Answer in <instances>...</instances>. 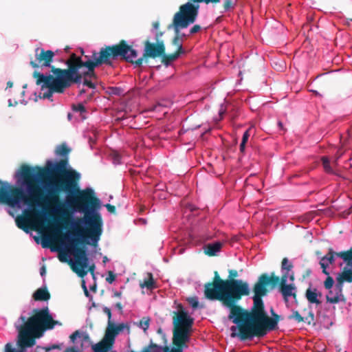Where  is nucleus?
<instances>
[{"mask_svg":"<svg viewBox=\"0 0 352 352\" xmlns=\"http://www.w3.org/2000/svg\"><path fill=\"white\" fill-rule=\"evenodd\" d=\"M16 175L19 177L16 182L19 186L11 189L9 192L7 190L0 189V201L12 208H21L23 206H26L25 212L28 215L34 216L36 221H43L47 214L39 212L35 208L41 206L42 189L33 183V169L23 166Z\"/></svg>","mask_w":352,"mask_h":352,"instance_id":"obj_1","label":"nucleus"},{"mask_svg":"<svg viewBox=\"0 0 352 352\" xmlns=\"http://www.w3.org/2000/svg\"><path fill=\"white\" fill-rule=\"evenodd\" d=\"M253 301L254 306L250 314L239 307H233L228 315L234 324H239L243 338L263 337L278 324L276 318H270L266 316L262 296H254Z\"/></svg>","mask_w":352,"mask_h":352,"instance_id":"obj_2","label":"nucleus"},{"mask_svg":"<svg viewBox=\"0 0 352 352\" xmlns=\"http://www.w3.org/2000/svg\"><path fill=\"white\" fill-rule=\"evenodd\" d=\"M81 220L72 221L71 228L73 231H67L61 240V251L65 252V255L60 253L58 258L60 261H66V256L70 254L74 256V260H71L74 271L80 276L82 277L87 273L88 270L93 274L96 270L94 263L89 265V259L87 257L86 250L78 248V243L81 239L85 240V230L82 232L80 228Z\"/></svg>","mask_w":352,"mask_h":352,"instance_id":"obj_3","label":"nucleus"},{"mask_svg":"<svg viewBox=\"0 0 352 352\" xmlns=\"http://www.w3.org/2000/svg\"><path fill=\"white\" fill-rule=\"evenodd\" d=\"M46 165L47 173H52V172H54L55 176L50 177L47 183L43 185V188L47 192L45 202L48 204H58L60 199L56 192L63 190V186L60 184L61 180L57 176L63 177L64 181L67 184L66 188H68L76 185L75 179H79L80 174L75 170H66L67 161L65 160H60L56 163L48 160L46 162Z\"/></svg>","mask_w":352,"mask_h":352,"instance_id":"obj_4","label":"nucleus"},{"mask_svg":"<svg viewBox=\"0 0 352 352\" xmlns=\"http://www.w3.org/2000/svg\"><path fill=\"white\" fill-rule=\"evenodd\" d=\"M221 0H189L179 7V10L176 12L173 19L172 24L168 25V29H173L177 36L174 39L175 45L178 46L179 52L171 56V60H175L180 54L184 53L182 44L178 38L182 30L187 28L190 24L194 23L198 16L199 6V3L204 2L219 3Z\"/></svg>","mask_w":352,"mask_h":352,"instance_id":"obj_5","label":"nucleus"},{"mask_svg":"<svg viewBox=\"0 0 352 352\" xmlns=\"http://www.w3.org/2000/svg\"><path fill=\"white\" fill-rule=\"evenodd\" d=\"M101 206L99 199L94 200L90 204L79 206L78 211L85 212L81 223L85 228V241L87 243H97L102 235L103 222L99 212Z\"/></svg>","mask_w":352,"mask_h":352,"instance_id":"obj_6","label":"nucleus"},{"mask_svg":"<svg viewBox=\"0 0 352 352\" xmlns=\"http://www.w3.org/2000/svg\"><path fill=\"white\" fill-rule=\"evenodd\" d=\"M89 56L96 66L102 64L111 65V60L118 57H122L127 62L133 63L135 67H140L143 64V58H137V51L127 45L124 41L119 45L107 46L102 48L99 53L89 52Z\"/></svg>","mask_w":352,"mask_h":352,"instance_id":"obj_7","label":"nucleus"},{"mask_svg":"<svg viewBox=\"0 0 352 352\" xmlns=\"http://www.w3.org/2000/svg\"><path fill=\"white\" fill-rule=\"evenodd\" d=\"M173 313L175 316L173 319L174 344L177 346H184L187 348L186 343L190 340V333L194 323V318L182 304L177 305V310Z\"/></svg>","mask_w":352,"mask_h":352,"instance_id":"obj_8","label":"nucleus"},{"mask_svg":"<svg viewBox=\"0 0 352 352\" xmlns=\"http://www.w3.org/2000/svg\"><path fill=\"white\" fill-rule=\"evenodd\" d=\"M72 71L68 69H54L52 70V75H45L39 74L37 83H43L48 90L43 94V98H50L52 94L63 93L72 83L73 81Z\"/></svg>","mask_w":352,"mask_h":352,"instance_id":"obj_9","label":"nucleus"},{"mask_svg":"<svg viewBox=\"0 0 352 352\" xmlns=\"http://www.w3.org/2000/svg\"><path fill=\"white\" fill-rule=\"evenodd\" d=\"M58 320H54L47 307L39 309L23 324L22 329L30 336L40 337L45 330H51L55 326H61Z\"/></svg>","mask_w":352,"mask_h":352,"instance_id":"obj_10","label":"nucleus"},{"mask_svg":"<svg viewBox=\"0 0 352 352\" xmlns=\"http://www.w3.org/2000/svg\"><path fill=\"white\" fill-rule=\"evenodd\" d=\"M293 265L287 258H284L281 265V278L279 284V292L283 301L288 307L289 301L296 302L297 287L294 283V272Z\"/></svg>","mask_w":352,"mask_h":352,"instance_id":"obj_11","label":"nucleus"},{"mask_svg":"<svg viewBox=\"0 0 352 352\" xmlns=\"http://www.w3.org/2000/svg\"><path fill=\"white\" fill-rule=\"evenodd\" d=\"M84 60L76 58L74 63L69 65V70L72 71L73 81L79 83L83 79V84L89 88H94V85L88 80L94 75V70L96 66L89 54L83 55Z\"/></svg>","mask_w":352,"mask_h":352,"instance_id":"obj_12","label":"nucleus"},{"mask_svg":"<svg viewBox=\"0 0 352 352\" xmlns=\"http://www.w3.org/2000/svg\"><path fill=\"white\" fill-rule=\"evenodd\" d=\"M224 304L230 308L236 307V303L242 296L250 294V287L247 282L239 279L224 280Z\"/></svg>","mask_w":352,"mask_h":352,"instance_id":"obj_13","label":"nucleus"},{"mask_svg":"<svg viewBox=\"0 0 352 352\" xmlns=\"http://www.w3.org/2000/svg\"><path fill=\"white\" fill-rule=\"evenodd\" d=\"M337 283L334 287L329 291L326 298L327 302L336 304L344 301V297L342 294V287L344 282H352V269L351 265L346 267L344 271L339 273L336 277Z\"/></svg>","mask_w":352,"mask_h":352,"instance_id":"obj_14","label":"nucleus"},{"mask_svg":"<svg viewBox=\"0 0 352 352\" xmlns=\"http://www.w3.org/2000/svg\"><path fill=\"white\" fill-rule=\"evenodd\" d=\"M25 320V317L21 316L16 324V327L19 331L17 340L19 349L13 347L11 343H7L5 346V352H26L27 348L32 347L35 344L34 338L22 329Z\"/></svg>","mask_w":352,"mask_h":352,"instance_id":"obj_15","label":"nucleus"},{"mask_svg":"<svg viewBox=\"0 0 352 352\" xmlns=\"http://www.w3.org/2000/svg\"><path fill=\"white\" fill-rule=\"evenodd\" d=\"M224 280L216 276L213 283L205 285L204 294L209 300H221L224 302Z\"/></svg>","mask_w":352,"mask_h":352,"instance_id":"obj_16","label":"nucleus"},{"mask_svg":"<svg viewBox=\"0 0 352 352\" xmlns=\"http://www.w3.org/2000/svg\"><path fill=\"white\" fill-rule=\"evenodd\" d=\"M54 52L51 50L45 51L43 48L37 47L35 50V60L31 61L30 64L33 67H50Z\"/></svg>","mask_w":352,"mask_h":352,"instance_id":"obj_17","label":"nucleus"},{"mask_svg":"<svg viewBox=\"0 0 352 352\" xmlns=\"http://www.w3.org/2000/svg\"><path fill=\"white\" fill-rule=\"evenodd\" d=\"M164 51V45L162 41H157L156 45L146 41L144 43V50L143 56V63L146 62L148 57L155 58L161 56Z\"/></svg>","mask_w":352,"mask_h":352,"instance_id":"obj_18","label":"nucleus"},{"mask_svg":"<svg viewBox=\"0 0 352 352\" xmlns=\"http://www.w3.org/2000/svg\"><path fill=\"white\" fill-rule=\"evenodd\" d=\"M76 195L78 203V209L79 210V206L82 204H90L94 200L98 198L94 197V191L91 188H86L84 190H76Z\"/></svg>","mask_w":352,"mask_h":352,"instance_id":"obj_19","label":"nucleus"},{"mask_svg":"<svg viewBox=\"0 0 352 352\" xmlns=\"http://www.w3.org/2000/svg\"><path fill=\"white\" fill-rule=\"evenodd\" d=\"M269 284L268 274H264L259 276L258 281L254 285V296H265L267 295L266 286Z\"/></svg>","mask_w":352,"mask_h":352,"instance_id":"obj_20","label":"nucleus"},{"mask_svg":"<svg viewBox=\"0 0 352 352\" xmlns=\"http://www.w3.org/2000/svg\"><path fill=\"white\" fill-rule=\"evenodd\" d=\"M23 206H23L22 207H23ZM25 206L27 207L26 206ZM24 213L25 214L27 217H21V218L17 219L16 224L19 228L23 230L25 232H28V226L30 223H32L34 225L38 226V225L42 224L45 221V219H46V217H45L43 221H36L34 219V216H29L26 214L25 209H24Z\"/></svg>","mask_w":352,"mask_h":352,"instance_id":"obj_21","label":"nucleus"},{"mask_svg":"<svg viewBox=\"0 0 352 352\" xmlns=\"http://www.w3.org/2000/svg\"><path fill=\"white\" fill-rule=\"evenodd\" d=\"M305 297L310 305H319L321 304L322 294L317 288L309 287L306 290Z\"/></svg>","mask_w":352,"mask_h":352,"instance_id":"obj_22","label":"nucleus"},{"mask_svg":"<svg viewBox=\"0 0 352 352\" xmlns=\"http://www.w3.org/2000/svg\"><path fill=\"white\" fill-rule=\"evenodd\" d=\"M140 287L142 289L146 288L148 290L152 291L157 287L155 281L154 280L153 274L148 272L146 278L143 281L140 283Z\"/></svg>","mask_w":352,"mask_h":352,"instance_id":"obj_23","label":"nucleus"},{"mask_svg":"<svg viewBox=\"0 0 352 352\" xmlns=\"http://www.w3.org/2000/svg\"><path fill=\"white\" fill-rule=\"evenodd\" d=\"M113 342L107 340L106 337L98 344L93 346V349H96L99 352H109L113 347Z\"/></svg>","mask_w":352,"mask_h":352,"instance_id":"obj_24","label":"nucleus"},{"mask_svg":"<svg viewBox=\"0 0 352 352\" xmlns=\"http://www.w3.org/2000/svg\"><path fill=\"white\" fill-rule=\"evenodd\" d=\"M222 244L219 241L208 243L204 248L205 253L208 256H214L220 252Z\"/></svg>","mask_w":352,"mask_h":352,"instance_id":"obj_25","label":"nucleus"},{"mask_svg":"<svg viewBox=\"0 0 352 352\" xmlns=\"http://www.w3.org/2000/svg\"><path fill=\"white\" fill-rule=\"evenodd\" d=\"M35 300H48L50 295L45 287L38 288L33 294Z\"/></svg>","mask_w":352,"mask_h":352,"instance_id":"obj_26","label":"nucleus"},{"mask_svg":"<svg viewBox=\"0 0 352 352\" xmlns=\"http://www.w3.org/2000/svg\"><path fill=\"white\" fill-rule=\"evenodd\" d=\"M78 199L76 195V191L73 195H68L65 198V204L69 207H73L74 212L78 211Z\"/></svg>","mask_w":352,"mask_h":352,"instance_id":"obj_27","label":"nucleus"},{"mask_svg":"<svg viewBox=\"0 0 352 352\" xmlns=\"http://www.w3.org/2000/svg\"><path fill=\"white\" fill-rule=\"evenodd\" d=\"M39 170L37 173H34V181H36L43 187V185L46 184L47 182L45 181L46 177V173L43 169L38 168Z\"/></svg>","mask_w":352,"mask_h":352,"instance_id":"obj_28","label":"nucleus"},{"mask_svg":"<svg viewBox=\"0 0 352 352\" xmlns=\"http://www.w3.org/2000/svg\"><path fill=\"white\" fill-rule=\"evenodd\" d=\"M51 212L53 214H56L57 217L58 218L60 216H63L66 213V208L65 207V205L61 204H56L55 206H52L51 208Z\"/></svg>","mask_w":352,"mask_h":352,"instance_id":"obj_29","label":"nucleus"},{"mask_svg":"<svg viewBox=\"0 0 352 352\" xmlns=\"http://www.w3.org/2000/svg\"><path fill=\"white\" fill-rule=\"evenodd\" d=\"M230 331H232V333H231L232 338H235V337L238 336L242 340H246V339L252 340L254 338H243V337H242L240 327H239V324H236V325H234V326H232L230 328Z\"/></svg>","mask_w":352,"mask_h":352,"instance_id":"obj_30","label":"nucleus"},{"mask_svg":"<svg viewBox=\"0 0 352 352\" xmlns=\"http://www.w3.org/2000/svg\"><path fill=\"white\" fill-rule=\"evenodd\" d=\"M322 162L323 165V168L326 173L329 174H335L333 168L330 166V162L327 157L323 156L322 157Z\"/></svg>","mask_w":352,"mask_h":352,"instance_id":"obj_31","label":"nucleus"},{"mask_svg":"<svg viewBox=\"0 0 352 352\" xmlns=\"http://www.w3.org/2000/svg\"><path fill=\"white\" fill-rule=\"evenodd\" d=\"M118 335V331H116L113 327H111L107 329L104 336L106 337L107 340H111L114 343L116 337Z\"/></svg>","mask_w":352,"mask_h":352,"instance_id":"obj_32","label":"nucleus"},{"mask_svg":"<svg viewBox=\"0 0 352 352\" xmlns=\"http://www.w3.org/2000/svg\"><path fill=\"white\" fill-rule=\"evenodd\" d=\"M186 301L190 304L194 310L198 308L199 302L197 296L188 297L186 298Z\"/></svg>","mask_w":352,"mask_h":352,"instance_id":"obj_33","label":"nucleus"},{"mask_svg":"<svg viewBox=\"0 0 352 352\" xmlns=\"http://www.w3.org/2000/svg\"><path fill=\"white\" fill-rule=\"evenodd\" d=\"M151 319L148 317H144L142 318L139 323V327L142 329L144 331H146L150 325Z\"/></svg>","mask_w":352,"mask_h":352,"instance_id":"obj_34","label":"nucleus"},{"mask_svg":"<svg viewBox=\"0 0 352 352\" xmlns=\"http://www.w3.org/2000/svg\"><path fill=\"white\" fill-rule=\"evenodd\" d=\"M57 154L62 156H66L69 153V149L65 144L60 145L57 147Z\"/></svg>","mask_w":352,"mask_h":352,"instance_id":"obj_35","label":"nucleus"},{"mask_svg":"<svg viewBox=\"0 0 352 352\" xmlns=\"http://www.w3.org/2000/svg\"><path fill=\"white\" fill-rule=\"evenodd\" d=\"M237 0H224V10L228 11L236 4Z\"/></svg>","mask_w":352,"mask_h":352,"instance_id":"obj_36","label":"nucleus"},{"mask_svg":"<svg viewBox=\"0 0 352 352\" xmlns=\"http://www.w3.org/2000/svg\"><path fill=\"white\" fill-rule=\"evenodd\" d=\"M333 285H334L333 278L332 277L328 276V277L327 278V279L325 280V281L324 283V285L325 288L330 290L334 287Z\"/></svg>","mask_w":352,"mask_h":352,"instance_id":"obj_37","label":"nucleus"},{"mask_svg":"<svg viewBox=\"0 0 352 352\" xmlns=\"http://www.w3.org/2000/svg\"><path fill=\"white\" fill-rule=\"evenodd\" d=\"M289 318L294 319L298 322L304 321V318L300 316V314L297 311H293L292 314L289 316Z\"/></svg>","mask_w":352,"mask_h":352,"instance_id":"obj_38","label":"nucleus"},{"mask_svg":"<svg viewBox=\"0 0 352 352\" xmlns=\"http://www.w3.org/2000/svg\"><path fill=\"white\" fill-rule=\"evenodd\" d=\"M116 279V274L112 271H109L108 272L107 276L106 278L107 282L109 283V284H112L113 283L115 282Z\"/></svg>","mask_w":352,"mask_h":352,"instance_id":"obj_39","label":"nucleus"},{"mask_svg":"<svg viewBox=\"0 0 352 352\" xmlns=\"http://www.w3.org/2000/svg\"><path fill=\"white\" fill-rule=\"evenodd\" d=\"M73 110L74 111L80 112V113L86 112L85 106L81 103L74 105Z\"/></svg>","mask_w":352,"mask_h":352,"instance_id":"obj_40","label":"nucleus"},{"mask_svg":"<svg viewBox=\"0 0 352 352\" xmlns=\"http://www.w3.org/2000/svg\"><path fill=\"white\" fill-rule=\"evenodd\" d=\"M58 346L56 345H52V346H37L36 347V352H40L41 350H44L45 352H48L50 351H51L52 349H56Z\"/></svg>","mask_w":352,"mask_h":352,"instance_id":"obj_41","label":"nucleus"},{"mask_svg":"<svg viewBox=\"0 0 352 352\" xmlns=\"http://www.w3.org/2000/svg\"><path fill=\"white\" fill-rule=\"evenodd\" d=\"M269 277V283H277L279 280L280 281V279L278 276H275L274 273H272L270 275H268Z\"/></svg>","mask_w":352,"mask_h":352,"instance_id":"obj_42","label":"nucleus"},{"mask_svg":"<svg viewBox=\"0 0 352 352\" xmlns=\"http://www.w3.org/2000/svg\"><path fill=\"white\" fill-rule=\"evenodd\" d=\"M82 287L83 289V291H84V293H85V295L89 298L90 300L92 299V296L90 294L89 292L88 291L87 288V286H86V283H85V280H82Z\"/></svg>","mask_w":352,"mask_h":352,"instance_id":"obj_43","label":"nucleus"},{"mask_svg":"<svg viewBox=\"0 0 352 352\" xmlns=\"http://www.w3.org/2000/svg\"><path fill=\"white\" fill-rule=\"evenodd\" d=\"M201 28L199 25H193L190 30V34H194L201 30Z\"/></svg>","mask_w":352,"mask_h":352,"instance_id":"obj_44","label":"nucleus"},{"mask_svg":"<svg viewBox=\"0 0 352 352\" xmlns=\"http://www.w3.org/2000/svg\"><path fill=\"white\" fill-rule=\"evenodd\" d=\"M112 327L114 328V329H116V331H118V334L124 329V324L122 323L118 324L117 325H113Z\"/></svg>","mask_w":352,"mask_h":352,"instance_id":"obj_45","label":"nucleus"},{"mask_svg":"<svg viewBox=\"0 0 352 352\" xmlns=\"http://www.w3.org/2000/svg\"><path fill=\"white\" fill-rule=\"evenodd\" d=\"M112 327L114 328V329H116V331H118V334L124 329V324L122 323L118 324L117 325H113Z\"/></svg>","mask_w":352,"mask_h":352,"instance_id":"obj_46","label":"nucleus"},{"mask_svg":"<svg viewBox=\"0 0 352 352\" xmlns=\"http://www.w3.org/2000/svg\"><path fill=\"white\" fill-rule=\"evenodd\" d=\"M249 137H250V133H249V130H246L243 134V137H242V142H245L247 143L248 139H249Z\"/></svg>","mask_w":352,"mask_h":352,"instance_id":"obj_47","label":"nucleus"},{"mask_svg":"<svg viewBox=\"0 0 352 352\" xmlns=\"http://www.w3.org/2000/svg\"><path fill=\"white\" fill-rule=\"evenodd\" d=\"M104 207L108 210V211L111 213H113L115 212L116 210V208L115 206L109 204H107L104 205Z\"/></svg>","mask_w":352,"mask_h":352,"instance_id":"obj_48","label":"nucleus"},{"mask_svg":"<svg viewBox=\"0 0 352 352\" xmlns=\"http://www.w3.org/2000/svg\"><path fill=\"white\" fill-rule=\"evenodd\" d=\"M80 334L78 333V331H75L74 332L71 336H70V339L72 342H74L76 339L77 337H79Z\"/></svg>","mask_w":352,"mask_h":352,"instance_id":"obj_49","label":"nucleus"},{"mask_svg":"<svg viewBox=\"0 0 352 352\" xmlns=\"http://www.w3.org/2000/svg\"><path fill=\"white\" fill-rule=\"evenodd\" d=\"M245 144H246L245 142H242L240 144L239 149H240V152L242 153H244V152H245Z\"/></svg>","mask_w":352,"mask_h":352,"instance_id":"obj_50","label":"nucleus"},{"mask_svg":"<svg viewBox=\"0 0 352 352\" xmlns=\"http://www.w3.org/2000/svg\"><path fill=\"white\" fill-rule=\"evenodd\" d=\"M226 112V110L225 109L223 108V105L221 106V108L219 111V120H221L222 119V116Z\"/></svg>","mask_w":352,"mask_h":352,"instance_id":"obj_51","label":"nucleus"},{"mask_svg":"<svg viewBox=\"0 0 352 352\" xmlns=\"http://www.w3.org/2000/svg\"><path fill=\"white\" fill-rule=\"evenodd\" d=\"M103 310H104V312L107 314L109 318L110 319L111 318V310L109 308H107V307H104Z\"/></svg>","mask_w":352,"mask_h":352,"instance_id":"obj_52","label":"nucleus"},{"mask_svg":"<svg viewBox=\"0 0 352 352\" xmlns=\"http://www.w3.org/2000/svg\"><path fill=\"white\" fill-rule=\"evenodd\" d=\"M46 271L45 266H43L40 268V274L41 276H44L45 275Z\"/></svg>","mask_w":352,"mask_h":352,"instance_id":"obj_53","label":"nucleus"},{"mask_svg":"<svg viewBox=\"0 0 352 352\" xmlns=\"http://www.w3.org/2000/svg\"><path fill=\"white\" fill-rule=\"evenodd\" d=\"M47 243H48V241L45 239H43V241H42V243H41L43 248L47 247Z\"/></svg>","mask_w":352,"mask_h":352,"instance_id":"obj_54","label":"nucleus"},{"mask_svg":"<svg viewBox=\"0 0 352 352\" xmlns=\"http://www.w3.org/2000/svg\"><path fill=\"white\" fill-rule=\"evenodd\" d=\"M113 163L116 164H120L121 162H120V157H116L113 160Z\"/></svg>","mask_w":352,"mask_h":352,"instance_id":"obj_55","label":"nucleus"},{"mask_svg":"<svg viewBox=\"0 0 352 352\" xmlns=\"http://www.w3.org/2000/svg\"><path fill=\"white\" fill-rule=\"evenodd\" d=\"M109 261V259L106 256H103L102 262L104 263V264H106Z\"/></svg>","mask_w":352,"mask_h":352,"instance_id":"obj_56","label":"nucleus"},{"mask_svg":"<svg viewBox=\"0 0 352 352\" xmlns=\"http://www.w3.org/2000/svg\"><path fill=\"white\" fill-rule=\"evenodd\" d=\"M116 307H117L118 309H122V306L121 305V303L120 302H118L116 305Z\"/></svg>","mask_w":352,"mask_h":352,"instance_id":"obj_57","label":"nucleus"},{"mask_svg":"<svg viewBox=\"0 0 352 352\" xmlns=\"http://www.w3.org/2000/svg\"><path fill=\"white\" fill-rule=\"evenodd\" d=\"M158 27H159L158 23H155L153 24V29L155 30H157L158 29Z\"/></svg>","mask_w":352,"mask_h":352,"instance_id":"obj_58","label":"nucleus"},{"mask_svg":"<svg viewBox=\"0 0 352 352\" xmlns=\"http://www.w3.org/2000/svg\"><path fill=\"white\" fill-rule=\"evenodd\" d=\"M8 103H9L10 106H14L16 104V102H14V104H12V100L9 99Z\"/></svg>","mask_w":352,"mask_h":352,"instance_id":"obj_59","label":"nucleus"},{"mask_svg":"<svg viewBox=\"0 0 352 352\" xmlns=\"http://www.w3.org/2000/svg\"><path fill=\"white\" fill-rule=\"evenodd\" d=\"M12 87V82H10V81L8 82V83H7V87H8V88H11Z\"/></svg>","mask_w":352,"mask_h":352,"instance_id":"obj_60","label":"nucleus"},{"mask_svg":"<svg viewBox=\"0 0 352 352\" xmlns=\"http://www.w3.org/2000/svg\"><path fill=\"white\" fill-rule=\"evenodd\" d=\"M114 295L116 296L120 297L121 296V292H116Z\"/></svg>","mask_w":352,"mask_h":352,"instance_id":"obj_61","label":"nucleus"},{"mask_svg":"<svg viewBox=\"0 0 352 352\" xmlns=\"http://www.w3.org/2000/svg\"><path fill=\"white\" fill-rule=\"evenodd\" d=\"M90 289H91V290H92V291H94V292H96V286H92V287H91V288H90Z\"/></svg>","mask_w":352,"mask_h":352,"instance_id":"obj_62","label":"nucleus"},{"mask_svg":"<svg viewBox=\"0 0 352 352\" xmlns=\"http://www.w3.org/2000/svg\"><path fill=\"white\" fill-rule=\"evenodd\" d=\"M21 103L24 104H26L27 102L26 101H24V100H22L21 101Z\"/></svg>","mask_w":352,"mask_h":352,"instance_id":"obj_63","label":"nucleus"},{"mask_svg":"<svg viewBox=\"0 0 352 352\" xmlns=\"http://www.w3.org/2000/svg\"><path fill=\"white\" fill-rule=\"evenodd\" d=\"M94 352H99L98 351H97L96 349H94Z\"/></svg>","mask_w":352,"mask_h":352,"instance_id":"obj_64","label":"nucleus"}]
</instances>
